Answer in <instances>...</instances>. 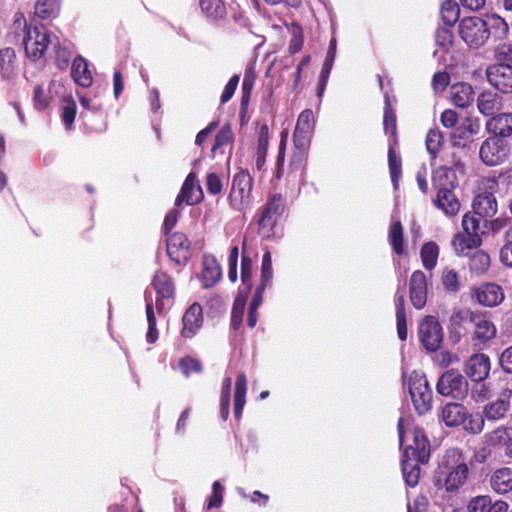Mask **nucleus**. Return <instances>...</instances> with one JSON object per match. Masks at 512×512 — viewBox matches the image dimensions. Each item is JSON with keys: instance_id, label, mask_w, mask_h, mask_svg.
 <instances>
[{"instance_id": "1", "label": "nucleus", "mask_w": 512, "mask_h": 512, "mask_svg": "<svg viewBox=\"0 0 512 512\" xmlns=\"http://www.w3.org/2000/svg\"><path fill=\"white\" fill-rule=\"evenodd\" d=\"M468 475L469 468L463 453L458 449H449L438 466L434 484L439 489L453 493L466 483Z\"/></svg>"}, {"instance_id": "2", "label": "nucleus", "mask_w": 512, "mask_h": 512, "mask_svg": "<svg viewBox=\"0 0 512 512\" xmlns=\"http://www.w3.org/2000/svg\"><path fill=\"white\" fill-rule=\"evenodd\" d=\"M412 435L413 443L403 452L402 473L406 484L415 487L419 481V464L427 463L430 458V444L421 428H414Z\"/></svg>"}, {"instance_id": "3", "label": "nucleus", "mask_w": 512, "mask_h": 512, "mask_svg": "<svg viewBox=\"0 0 512 512\" xmlns=\"http://www.w3.org/2000/svg\"><path fill=\"white\" fill-rule=\"evenodd\" d=\"M408 391L416 412L424 415L432 408L433 393L426 376L413 371L407 380Z\"/></svg>"}, {"instance_id": "4", "label": "nucleus", "mask_w": 512, "mask_h": 512, "mask_svg": "<svg viewBox=\"0 0 512 512\" xmlns=\"http://www.w3.org/2000/svg\"><path fill=\"white\" fill-rule=\"evenodd\" d=\"M23 43L27 57L37 60L44 55L48 46L53 44V39L43 24L32 21L26 26Z\"/></svg>"}, {"instance_id": "5", "label": "nucleus", "mask_w": 512, "mask_h": 512, "mask_svg": "<svg viewBox=\"0 0 512 512\" xmlns=\"http://www.w3.org/2000/svg\"><path fill=\"white\" fill-rule=\"evenodd\" d=\"M284 211V198L281 193L272 195L262 208L258 223L259 234L268 239L275 234V227Z\"/></svg>"}, {"instance_id": "6", "label": "nucleus", "mask_w": 512, "mask_h": 512, "mask_svg": "<svg viewBox=\"0 0 512 512\" xmlns=\"http://www.w3.org/2000/svg\"><path fill=\"white\" fill-rule=\"evenodd\" d=\"M458 32L461 39L471 49L482 47L489 39V33L486 32L483 18L471 16L460 20Z\"/></svg>"}, {"instance_id": "7", "label": "nucleus", "mask_w": 512, "mask_h": 512, "mask_svg": "<svg viewBox=\"0 0 512 512\" xmlns=\"http://www.w3.org/2000/svg\"><path fill=\"white\" fill-rule=\"evenodd\" d=\"M436 390L442 396L462 400L468 395L469 384L458 371L450 369L441 374Z\"/></svg>"}, {"instance_id": "8", "label": "nucleus", "mask_w": 512, "mask_h": 512, "mask_svg": "<svg viewBox=\"0 0 512 512\" xmlns=\"http://www.w3.org/2000/svg\"><path fill=\"white\" fill-rule=\"evenodd\" d=\"M253 179L247 170L237 172L232 179L229 202L233 209L243 210L251 202Z\"/></svg>"}, {"instance_id": "9", "label": "nucleus", "mask_w": 512, "mask_h": 512, "mask_svg": "<svg viewBox=\"0 0 512 512\" xmlns=\"http://www.w3.org/2000/svg\"><path fill=\"white\" fill-rule=\"evenodd\" d=\"M484 192L476 195L473 201V210L479 217H492L497 213V201L494 193L498 190V181L495 177L482 180Z\"/></svg>"}, {"instance_id": "10", "label": "nucleus", "mask_w": 512, "mask_h": 512, "mask_svg": "<svg viewBox=\"0 0 512 512\" xmlns=\"http://www.w3.org/2000/svg\"><path fill=\"white\" fill-rule=\"evenodd\" d=\"M509 155L508 142L500 137H488L480 146L479 157L486 166H497Z\"/></svg>"}, {"instance_id": "11", "label": "nucleus", "mask_w": 512, "mask_h": 512, "mask_svg": "<svg viewBox=\"0 0 512 512\" xmlns=\"http://www.w3.org/2000/svg\"><path fill=\"white\" fill-rule=\"evenodd\" d=\"M419 338L428 352L438 350L443 341L440 323L433 316H426L419 325Z\"/></svg>"}, {"instance_id": "12", "label": "nucleus", "mask_w": 512, "mask_h": 512, "mask_svg": "<svg viewBox=\"0 0 512 512\" xmlns=\"http://www.w3.org/2000/svg\"><path fill=\"white\" fill-rule=\"evenodd\" d=\"M312 133H304L295 129L293 134L294 151L291 156V171L290 178H294L298 172L306 168L307 157H308V146L310 142V136Z\"/></svg>"}, {"instance_id": "13", "label": "nucleus", "mask_w": 512, "mask_h": 512, "mask_svg": "<svg viewBox=\"0 0 512 512\" xmlns=\"http://www.w3.org/2000/svg\"><path fill=\"white\" fill-rule=\"evenodd\" d=\"M490 85L503 94L512 93V66L509 64H492L486 69Z\"/></svg>"}, {"instance_id": "14", "label": "nucleus", "mask_w": 512, "mask_h": 512, "mask_svg": "<svg viewBox=\"0 0 512 512\" xmlns=\"http://www.w3.org/2000/svg\"><path fill=\"white\" fill-rule=\"evenodd\" d=\"M471 297L478 304L485 307H496L500 305L505 295L501 286L496 283H483L471 290Z\"/></svg>"}, {"instance_id": "15", "label": "nucleus", "mask_w": 512, "mask_h": 512, "mask_svg": "<svg viewBox=\"0 0 512 512\" xmlns=\"http://www.w3.org/2000/svg\"><path fill=\"white\" fill-rule=\"evenodd\" d=\"M512 390L504 388L498 395L497 399L486 404L483 408V415L487 421L495 422L506 417L510 409V399Z\"/></svg>"}, {"instance_id": "16", "label": "nucleus", "mask_w": 512, "mask_h": 512, "mask_svg": "<svg viewBox=\"0 0 512 512\" xmlns=\"http://www.w3.org/2000/svg\"><path fill=\"white\" fill-rule=\"evenodd\" d=\"M409 297L412 305L420 310L427 302V279L423 271L416 270L409 280Z\"/></svg>"}, {"instance_id": "17", "label": "nucleus", "mask_w": 512, "mask_h": 512, "mask_svg": "<svg viewBox=\"0 0 512 512\" xmlns=\"http://www.w3.org/2000/svg\"><path fill=\"white\" fill-rule=\"evenodd\" d=\"M202 199V188L197 183L195 174L189 173L181 187L180 193L175 199V206H180L182 203L192 206L201 202Z\"/></svg>"}, {"instance_id": "18", "label": "nucleus", "mask_w": 512, "mask_h": 512, "mask_svg": "<svg viewBox=\"0 0 512 512\" xmlns=\"http://www.w3.org/2000/svg\"><path fill=\"white\" fill-rule=\"evenodd\" d=\"M490 369V358L486 354L476 353L468 358L464 371L472 381H480L489 376Z\"/></svg>"}, {"instance_id": "19", "label": "nucleus", "mask_w": 512, "mask_h": 512, "mask_svg": "<svg viewBox=\"0 0 512 512\" xmlns=\"http://www.w3.org/2000/svg\"><path fill=\"white\" fill-rule=\"evenodd\" d=\"M182 323L181 335L185 338L193 337L203 324L201 305L198 303L190 305L183 315Z\"/></svg>"}, {"instance_id": "20", "label": "nucleus", "mask_w": 512, "mask_h": 512, "mask_svg": "<svg viewBox=\"0 0 512 512\" xmlns=\"http://www.w3.org/2000/svg\"><path fill=\"white\" fill-rule=\"evenodd\" d=\"M486 130L492 137L504 139L512 135V113H500L489 118Z\"/></svg>"}, {"instance_id": "21", "label": "nucleus", "mask_w": 512, "mask_h": 512, "mask_svg": "<svg viewBox=\"0 0 512 512\" xmlns=\"http://www.w3.org/2000/svg\"><path fill=\"white\" fill-rule=\"evenodd\" d=\"M189 247L190 242L183 233L175 232L167 239V254L176 263H180L181 258H186Z\"/></svg>"}, {"instance_id": "22", "label": "nucleus", "mask_w": 512, "mask_h": 512, "mask_svg": "<svg viewBox=\"0 0 512 512\" xmlns=\"http://www.w3.org/2000/svg\"><path fill=\"white\" fill-rule=\"evenodd\" d=\"M434 204L448 216L456 215L460 209L459 200L453 191L446 187L438 189Z\"/></svg>"}, {"instance_id": "23", "label": "nucleus", "mask_w": 512, "mask_h": 512, "mask_svg": "<svg viewBox=\"0 0 512 512\" xmlns=\"http://www.w3.org/2000/svg\"><path fill=\"white\" fill-rule=\"evenodd\" d=\"M502 97L491 90H485L478 95L477 108L484 116H491L502 108Z\"/></svg>"}, {"instance_id": "24", "label": "nucleus", "mask_w": 512, "mask_h": 512, "mask_svg": "<svg viewBox=\"0 0 512 512\" xmlns=\"http://www.w3.org/2000/svg\"><path fill=\"white\" fill-rule=\"evenodd\" d=\"M222 277L221 265L212 255L203 257L202 281L204 288L214 286Z\"/></svg>"}, {"instance_id": "25", "label": "nucleus", "mask_w": 512, "mask_h": 512, "mask_svg": "<svg viewBox=\"0 0 512 512\" xmlns=\"http://www.w3.org/2000/svg\"><path fill=\"white\" fill-rule=\"evenodd\" d=\"M473 95V87L465 82L453 84L450 88L451 100L459 108L468 107L473 101Z\"/></svg>"}, {"instance_id": "26", "label": "nucleus", "mask_w": 512, "mask_h": 512, "mask_svg": "<svg viewBox=\"0 0 512 512\" xmlns=\"http://www.w3.org/2000/svg\"><path fill=\"white\" fill-rule=\"evenodd\" d=\"M483 22H485V28L486 32L489 33V38L492 36L497 40H503L508 36L509 26L499 15H487L483 18Z\"/></svg>"}, {"instance_id": "27", "label": "nucleus", "mask_w": 512, "mask_h": 512, "mask_svg": "<svg viewBox=\"0 0 512 512\" xmlns=\"http://www.w3.org/2000/svg\"><path fill=\"white\" fill-rule=\"evenodd\" d=\"M152 286L156 294L164 299H170L174 296L175 285L172 278L163 271H157L152 279Z\"/></svg>"}, {"instance_id": "28", "label": "nucleus", "mask_w": 512, "mask_h": 512, "mask_svg": "<svg viewBox=\"0 0 512 512\" xmlns=\"http://www.w3.org/2000/svg\"><path fill=\"white\" fill-rule=\"evenodd\" d=\"M492 489L499 493L505 494L512 490V470L507 467L497 469L490 478Z\"/></svg>"}, {"instance_id": "29", "label": "nucleus", "mask_w": 512, "mask_h": 512, "mask_svg": "<svg viewBox=\"0 0 512 512\" xmlns=\"http://www.w3.org/2000/svg\"><path fill=\"white\" fill-rule=\"evenodd\" d=\"M481 244V238L479 235H472L458 233L455 235L452 241V245L458 255L469 256L470 251L477 248Z\"/></svg>"}, {"instance_id": "30", "label": "nucleus", "mask_w": 512, "mask_h": 512, "mask_svg": "<svg viewBox=\"0 0 512 512\" xmlns=\"http://www.w3.org/2000/svg\"><path fill=\"white\" fill-rule=\"evenodd\" d=\"M71 75L75 82L82 87H89L92 84L93 79L87 61L81 56L73 60Z\"/></svg>"}, {"instance_id": "31", "label": "nucleus", "mask_w": 512, "mask_h": 512, "mask_svg": "<svg viewBox=\"0 0 512 512\" xmlns=\"http://www.w3.org/2000/svg\"><path fill=\"white\" fill-rule=\"evenodd\" d=\"M241 282L245 286L244 292L249 294L252 289V259L247 251V238L244 237L241 243Z\"/></svg>"}, {"instance_id": "32", "label": "nucleus", "mask_w": 512, "mask_h": 512, "mask_svg": "<svg viewBox=\"0 0 512 512\" xmlns=\"http://www.w3.org/2000/svg\"><path fill=\"white\" fill-rule=\"evenodd\" d=\"M441 416L446 426H458L464 421L465 407L458 403H448L443 407Z\"/></svg>"}, {"instance_id": "33", "label": "nucleus", "mask_w": 512, "mask_h": 512, "mask_svg": "<svg viewBox=\"0 0 512 512\" xmlns=\"http://www.w3.org/2000/svg\"><path fill=\"white\" fill-rule=\"evenodd\" d=\"M16 53L11 47L0 49V74L2 79L9 80L15 74Z\"/></svg>"}, {"instance_id": "34", "label": "nucleus", "mask_w": 512, "mask_h": 512, "mask_svg": "<svg viewBox=\"0 0 512 512\" xmlns=\"http://www.w3.org/2000/svg\"><path fill=\"white\" fill-rule=\"evenodd\" d=\"M247 393V378L244 373H240L237 376L235 383V393H234V416L236 419H239L242 415L244 406H245V397Z\"/></svg>"}, {"instance_id": "35", "label": "nucleus", "mask_w": 512, "mask_h": 512, "mask_svg": "<svg viewBox=\"0 0 512 512\" xmlns=\"http://www.w3.org/2000/svg\"><path fill=\"white\" fill-rule=\"evenodd\" d=\"M290 171L291 161L289 162V165L287 167L284 166V176L280 181L276 180L275 173L273 174L272 183L275 186V188L282 189L283 186L286 191L294 192L296 186L303 183V176L305 174L306 168L301 169L293 179L290 178Z\"/></svg>"}, {"instance_id": "36", "label": "nucleus", "mask_w": 512, "mask_h": 512, "mask_svg": "<svg viewBox=\"0 0 512 512\" xmlns=\"http://www.w3.org/2000/svg\"><path fill=\"white\" fill-rule=\"evenodd\" d=\"M473 324L475 325L474 336L479 342L484 343L495 337L496 327L491 321L477 315Z\"/></svg>"}, {"instance_id": "37", "label": "nucleus", "mask_w": 512, "mask_h": 512, "mask_svg": "<svg viewBox=\"0 0 512 512\" xmlns=\"http://www.w3.org/2000/svg\"><path fill=\"white\" fill-rule=\"evenodd\" d=\"M396 323L398 337L404 341L407 338V324L404 295L396 292L395 298Z\"/></svg>"}, {"instance_id": "38", "label": "nucleus", "mask_w": 512, "mask_h": 512, "mask_svg": "<svg viewBox=\"0 0 512 512\" xmlns=\"http://www.w3.org/2000/svg\"><path fill=\"white\" fill-rule=\"evenodd\" d=\"M420 257L423 267L428 271L433 270L439 257L438 245L433 241L424 243L420 250Z\"/></svg>"}, {"instance_id": "39", "label": "nucleus", "mask_w": 512, "mask_h": 512, "mask_svg": "<svg viewBox=\"0 0 512 512\" xmlns=\"http://www.w3.org/2000/svg\"><path fill=\"white\" fill-rule=\"evenodd\" d=\"M145 302H146V317L148 323V331L146 334L147 342L153 344L158 339V330L156 327V318L154 314L153 302L151 298V294L145 292Z\"/></svg>"}, {"instance_id": "40", "label": "nucleus", "mask_w": 512, "mask_h": 512, "mask_svg": "<svg viewBox=\"0 0 512 512\" xmlns=\"http://www.w3.org/2000/svg\"><path fill=\"white\" fill-rule=\"evenodd\" d=\"M440 15L443 23L452 27L458 21L460 16V8L455 0H445L440 8Z\"/></svg>"}, {"instance_id": "41", "label": "nucleus", "mask_w": 512, "mask_h": 512, "mask_svg": "<svg viewBox=\"0 0 512 512\" xmlns=\"http://www.w3.org/2000/svg\"><path fill=\"white\" fill-rule=\"evenodd\" d=\"M269 145V128L263 124L259 129L256 166L261 169L265 163L267 150Z\"/></svg>"}, {"instance_id": "42", "label": "nucleus", "mask_w": 512, "mask_h": 512, "mask_svg": "<svg viewBox=\"0 0 512 512\" xmlns=\"http://www.w3.org/2000/svg\"><path fill=\"white\" fill-rule=\"evenodd\" d=\"M396 140H390L389 142V150H388V165L391 176V181L393 183L394 189L398 188L399 178L401 176V159L396 156L394 151V144Z\"/></svg>"}, {"instance_id": "43", "label": "nucleus", "mask_w": 512, "mask_h": 512, "mask_svg": "<svg viewBox=\"0 0 512 512\" xmlns=\"http://www.w3.org/2000/svg\"><path fill=\"white\" fill-rule=\"evenodd\" d=\"M388 239L393 251L398 255H402L404 253L403 227L400 221L392 222L389 228Z\"/></svg>"}, {"instance_id": "44", "label": "nucleus", "mask_w": 512, "mask_h": 512, "mask_svg": "<svg viewBox=\"0 0 512 512\" xmlns=\"http://www.w3.org/2000/svg\"><path fill=\"white\" fill-rule=\"evenodd\" d=\"M469 268L471 272L481 275L485 273L490 266V256L483 251H474L469 255Z\"/></svg>"}, {"instance_id": "45", "label": "nucleus", "mask_w": 512, "mask_h": 512, "mask_svg": "<svg viewBox=\"0 0 512 512\" xmlns=\"http://www.w3.org/2000/svg\"><path fill=\"white\" fill-rule=\"evenodd\" d=\"M60 9L58 0H38L35 5V15L41 19L55 16Z\"/></svg>"}, {"instance_id": "46", "label": "nucleus", "mask_w": 512, "mask_h": 512, "mask_svg": "<svg viewBox=\"0 0 512 512\" xmlns=\"http://www.w3.org/2000/svg\"><path fill=\"white\" fill-rule=\"evenodd\" d=\"M444 142V137L438 128H432L428 131L426 136V148L432 157H436L441 150Z\"/></svg>"}, {"instance_id": "47", "label": "nucleus", "mask_w": 512, "mask_h": 512, "mask_svg": "<svg viewBox=\"0 0 512 512\" xmlns=\"http://www.w3.org/2000/svg\"><path fill=\"white\" fill-rule=\"evenodd\" d=\"M441 281L447 292L457 293L461 289L460 276L454 269L445 268L442 271Z\"/></svg>"}, {"instance_id": "48", "label": "nucleus", "mask_w": 512, "mask_h": 512, "mask_svg": "<svg viewBox=\"0 0 512 512\" xmlns=\"http://www.w3.org/2000/svg\"><path fill=\"white\" fill-rule=\"evenodd\" d=\"M231 377H225L222 382L221 396H220V414L221 418L226 421L229 416L230 396H231Z\"/></svg>"}, {"instance_id": "49", "label": "nucleus", "mask_w": 512, "mask_h": 512, "mask_svg": "<svg viewBox=\"0 0 512 512\" xmlns=\"http://www.w3.org/2000/svg\"><path fill=\"white\" fill-rule=\"evenodd\" d=\"M201 10L209 17L223 18L226 8L221 0H200Z\"/></svg>"}, {"instance_id": "50", "label": "nucleus", "mask_w": 512, "mask_h": 512, "mask_svg": "<svg viewBox=\"0 0 512 512\" xmlns=\"http://www.w3.org/2000/svg\"><path fill=\"white\" fill-rule=\"evenodd\" d=\"M489 445L506 444L512 440V427L501 426L486 435Z\"/></svg>"}, {"instance_id": "51", "label": "nucleus", "mask_w": 512, "mask_h": 512, "mask_svg": "<svg viewBox=\"0 0 512 512\" xmlns=\"http://www.w3.org/2000/svg\"><path fill=\"white\" fill-rule=\"evenodd\" d=\"M247 295L248 294L244 292V295H238L234 301L231 312V327L234 330H237L242 323Z\"/></svg>"}, {"instance_id": "52", "label": "nucleus", "mask_w": 512, "mask_h": 512, "mask_svg": "<svg viewBox=\"0 0 512 512\" xmlns=\"http://www.w3.org/2000/svg\"><path fill=\"white\" fill-rule=\"evenodd\" d=\"M383 126L385 133H390L391 136L395 138L397 131L396 115L391 107L388 97L385 98Z\"/></svg>"}, {"instance_id": "53", "label": "nucleus", "mask_w": 512, "mask_h": 512, "mask_svg": "<svg viewBox=\"0 0 512 512\" xmlns=\"http://www.w3.org/2000/svg\"><path fill=\"white\" fill-rule=\"evenodd\" d=\"M272 279H273V269H272L271 253L269 251H266L262 257L261 277H260L259 285L270 287L272 285Z\"/></svg>"}, {"instance_id": "54", "label": "nucleus", "mask_w": 512, "mask_h": 512, "mask_svg": "<svg viewBox=\"0 0 512 512\" xmlns=\"http://www.w3.org/2000/svg\"><path fill=\"white\" fill-rule=\"evenodd\" d=\"M504 245L500 250V260L508 267H512V224L504 232Z\"/></svg>"}, {"instance_id": "55", "label": "nucleus", "mask_w": 512, "mask_h": 512, "mask_svg": "<svg viewBox=\"0 0 512 512\" xmlns=\"http://www.w3.org/2000/svg\"><path fill=\"white\" fill-rule=\"evenodd\" d=\"M288 133L283 131L281 133V139L279 143V150L275 165V178L280 181L284 176V161H285V149L287 145Z\"/></svg>"}, {"instance_id": "56", "label": "nucleus", "mask_w": 512, "mask_h": 512, "mask_svg": "<svg viewBox=\"0 0 512 512\" xmlns=\"http://www.w3.org/2000/svg\"><path fill=\"white\" fill-rule=\"evenodd\" d=\"M485 420L486 418L483 413H476L470 414L468 417L464 416V421L462 423L464 424L466 431L472 434H479L484 429Z\"/></svg>"}, {"instance_id": "57", "label": "nucleus", "mask_w": 512, "mask_h": 512, "mask_svg": "<svg viewBox=\"0 0 512 512\" xmlns=\"http://www.w3.org/2000/svg\"><path fill=\"white\" fill-rule=\"evenodd\" d=\"M473 385L471 387V398L476 402H484L489 399L492 395L491 388L489 384L485 383L484 380L473 381Z\"/></svg>"}, {"instance_id": "58", "label": "nucleus", "mask_w": 512, "mask_h": 512, "mask_svg": "<svg viewBox=\"0 0 512 512\" xmlns=\"http://www.w3.org/2000/svg\"><path fill=\"white\" fill-rule=\"evenodd\" d=\"M315 127L314 113L311 109L303 110L297 120L295 129L304 133H313Z\"/></svg>"}, {"instance_id": "59", "label": "nucleus", "mask_w": 512, "mask_h": 512, "mask_svg": "<svg viewBox=\"0 0 512 512\" xmlns=\"http://www.w3.org/2000/svg\"><path fill=\"white\" fill-rule=\"evenodd\" d=\"M178 367L185 377H189L191 373H201L202 364L196 358L185 356L179 360Z\"/></svg>"}, {"instance_id": "60", "label": "nucleus", "mask_w": 512, "mask_h": 512, "mask_svg": "<svg viewBox=\"0 0 512 512\" xmlns=\"http://www.w3.org/2000/svg\"><path fill=\"white\" fill-rule=\"evenodd\" d=\"M476 316L477 314L468 308L458 309L452 313L450 323L454 327H461L466 323H473Z\"/></svg>"}, {"instance_id": "61", "label": "nucleus", "mask_w": 512, "mask_h": 512, "mask_svg": "<svg viewBox=\"0 0 512 512\" xmlns=\"http://www.w3.org/2000/svg\"><path fill=\"white\" fill-rule=\"evenodd\" d=\"M65 105L62 109V119L67 128H70L75 120L76 115V103L73 98L68 95H63Z\"/></svg>"}, {"instance_id": "62", "label": "nucleus", "mask_w": 512, "mask_h": 512, "mask_svg": "<svg viewBox=\"0 0 512 512\" xmlns=\"http://www.w3.org/2000/svg\"><path fill=\"white\" fill-rule=\"evenodd\" d=\"M481 218L474 213V215L465 214L462 219V227L464 234L479 235Z\"/></svg>"}, {"instance_id": "63", "label": "nucleus", "mask_w": 512, "mask_h": 512, "mask_svg": "<svg viewBox=\"0 0 512 512\" xmlns=\"http://www.w3.org/2000/svg\"><path fill=\"white\" fill-rule=\"evenodd\" d=\"M52 45L55 51L57 66L61 70L66 69L70 62V51L66 47L62 46L58 41L56 43L53 42Z\"/></svg>"}, {"instance_id": "64", "label": "nucleus", "mask_w": 512, "mask_h": 512, "mask_svg": "<svg viewBox=\"0 0 512 512\" xmlns=\"http://www.w3.org/2000/svg\"><path fill=\"white\" fill-rule=\"evenodd\" d=\"M490 500L486 495L474 497L468 503V512H489Z\"/></svg>"}]
</instances>
